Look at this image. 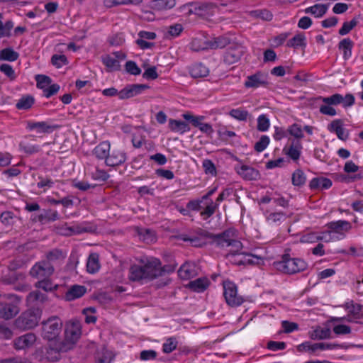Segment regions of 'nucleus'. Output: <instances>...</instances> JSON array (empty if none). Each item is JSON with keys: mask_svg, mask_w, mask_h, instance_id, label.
I'll use <instances>...</instances> for the list:
<instances>
[{"mask_svg": "<svg viewBox=\"0 0 363 363\" xmlns=\"http://www.w3.org/2000/svg\"><path fill=\"white\" fill-rule=\"evenodd\" d=\"M47 360L57 362L60 359L59 347L62 340L63 322L57 315L47 318Z\"/></svg>", "mask_w": 363, "mask_h": 363, "instance_id": "1", "label": "nucleus"}, {"mask_svg": "<svg viewBox=\"0 0 363 363\" xmlns=\"http://www.w3.org/2000/svg\"><path fill=\"white\" fill-rule=\"evenodd\" d=\"M140 264H133L129 269V279L133 281L152 280L162 276V264L159 259L151 257L140 259Z\"/></svg>", "mask_w": 363, "mask_h": 363, "instance_id": "2", "label": "nucleus"}, {"mask_svg": "<svg viewBox=\"0 0 363 363\" xmlns=\"http://www.w3.org/2000/svg\"><path fill=\"white\" fill-rule=\"evenodd\" d=\"M30 274L36 279H41L35 284L38 289L29 293L27 296V302L32 306H36L43 303L45 295L39 289L45 291V262H37L30 269Z\"/></svg>", "mask_w": 363, "mask_h": 363, "instance_id": "3", "label": "nucleus"}, {"mask_svg": "<svg viewBox=\"0 0 363 363\" xmlns=\"http://www.w3.org/2000/svg\"><path fill=\"white\" fill-rule=\"evenodd\" d=\"M82 336V323L77 319H72L65 323V337L59 347V354L74 348Z\"/></svg>", "mask_w": 363, "mask_h": 363, "instance_id": "4", "label": "nucleus"}, {"mask_svg": "<svg viewBox=\"0 0 363 363\" xmlns=\"http://www.w3.org/2000/svg\"><path fill=\"white\" fill-rule=\"evenodd\" d=\"M21 298L13 294L0 296V318L10 320L20 311Z\"/></svg>", "mask_w": 363, "mask_h": 363, "instance_id": "5", "label": "nucleus"}, {"mask_svg": "<svg viewBox=\"0 0 363 363\" xmlns=\"http://www.w3.org/2000/svg\"><path fill=\"white\" fill-rule=\"evenodd\" d=\"M276 269L284 274H293L305 270L307 263L302 259L291 258L286 253L282 255L281 260L274 263Z\"/></svg>", "mask_w": 363, "mask_h": 363, "instance_id": "6", "label": "nucleus"}, {"mask_svg": "<svg viewBox=\"0 0 363 363\" xmlns=\"http://www.w3.org/2000/svg\"><path fill=\"white\" fill-rule=\"evenodd\" d=\"M217 247H231L230 252L227 257H235L240 254L239 251L242 248V244L236 239V230L234 228H228L221 233L220 240H217Z\"/></svg>", "mask_w": 363, "mask_h": 363, "instance_id": "7", "label": "nucleus"}, {"mask_svg": "<svg viewBox=\"0 0 363 363\" xmlns=\"http://www.w3.org/2000/svg\"><path fill=\"white\" fill-rule=\"evenodd\" d=\"M40 315L41 311L38 308L27 310L16 319L15 325L22 330L32 329L38 325Z\"/></svg>", "mask_w": 363, "mask_h": 363, "instance_id": "8", "label": "nucleus"}, {"mask_svg": "<svg viewBox=\"0 0 363 363\" xmlns=\"http://www.w3.org/2000/svg\"><path fill=\"white\" fill-rule=\"evenodd\" d=\"M223 296L226 303L232 307L240 306L243 303L242 296L238 295L237 286L230 281L223 283Z\"/></svg>", "mask_w": 363, "mask_h": 363, "instance_id": "9", "label": "nucleus"}, {"mask_svg": "<svg viewBox=\"0 0 363 363\" xmlns=\"http://www.w3.org/2000/svg\"><path fill=\"white\" fill-rule=\"evenodd\" d=\"M215 7L216 4L210 2H189L182 6L180 9L189 8L186 13L188 16L192 14L202 16L208 14Z\"/></svg>", "mask_w": 363, "mask_h": 363, "instance_id": "10", "label": "nucleus"}, {"mask_svg": "<svg viewBox=\"0 0 363 363\" xmlns=\"http://www.w3.org/2000/svg\"><path fill=\"white\" fill-rule=\"evenodd\" d=\"M66 256V252L57 248L47 252V275L52 274L55 272V265L61 264Z\"/></svg>", "mask_w": 363, "mask_h": 363, "instance_id": "11", "label": "nucleus"}, {"mask_svg": "<svg viewBox=\"0 0 363 363\" xmlns=\"http://www.w3.org/2000/svg\"><path fill=\"white\" fill-rule=\"evenodd\" d=\"M245 52V48L242 45H230L224 54L223 61L227 65H233L238 62Z\"/></svg>", "mask_w": 363, "mask_h": 363, "instance_id": "12", "label": "nucleus"}, {"mask_svg": "<svg viewBox=\"0 0 363 363\" xmlns=\"http://www.w3.org/2000/svg\"><path fill=\"white\" fill-rule=\"evenodd\" d=\"M150 89V86L143 84H133L126 85L119 91V99H128L140 94L143 91Z\"/></svg>", "mask_w": 363, "mask_h": 363, "instance_id": "13", "label": "nucleus"}, {"mask_svg": "<svg viewBox=\"0 0 363 363\" xmlns=\"http://www.w3.org/2000/svg\"><path fill=\"white\" fill-rule=\"evenodd\" d=\"M182 117L186 121H189L194 127L199 128L202 133H206L208 135H210L213 133V129L210 124L202 122L204 119V116H196L190 113H186L182 115Z\"/></svg>", "mask_w": 363, "mask_h": 363, "instance_id": "14", "label": "nucleus"}, {"mask_svg": "<svg viewBox=\"0 0 363 363\" xmlns=\"http://www.w3.org/2000/svg\"><path fill=\"white\" fill-rule=\"evenodd\" d=\"M36 341V336L32 333H26L16 337L13 342V347L16 350H26L30 347Z\"/></svg>", "mask_w": 363, "mask_h": 363, "instance_id": "15", "label": "nucleus"}, {"mask_svg": "<svg viewBox=\"0 0 363 363\" xmlns=\"http://www.w3.org/2000/svg\"><path fill=\"white\" fill-rule=\"evenodd\" d=\"M127 159L126 153L120 149L110 150L106 158V164L110 167H116L123 164Z\"/></svg>", "mask_w": 363, "mask_h": 363, "instance_id": "16", "label": "nucleus"}, {"mask_svg": "<svg viewBox=\"0 0 363 363\" xmlns=\"http://www.w3.org/2000/svg\"><path fill=\"white\" fill-rule=\"evenodd\" d=\"M267 84V75L261 72H257L255 74L248 76L245 82L246 88H257Z\"/></svg>", "mask_w": 363, "mask_h": 363, "instance_id": "17", "label": "nucleus"}, {"mask_svg": "<svg viewBox=\"0 0 363 363\" xmlns=\"http://www.w3.org/2000/svg\"><path fill=\"white\" fill-rule=\"evenodd\" d=\"M53 230L59 235H65V236H69L75 233H82L84 232H89L91 231L90 229L88 228H80L79 226L74 228L72 227H67V224H62L59 225H54L53 226Z\"/></svg>", "mask_w": 363, "mask_h": 363, "instance_id": "18", "label": "nucleus"}, {"mask_svg": "<svg viewBox=\"0 0 363 363\" xmlns=\"http://www.w3.org/2000/svg\"><path fill=\"white\" fill-rule=\"evenodd\" d=\"M87 291L85 286L74 284L70 286L65 294V299L67 301H72L82 297Z\"/></svg>", "mask_w": 363, "mask_h": 363, "instance_id": "19", "label": "nucleus"}, {"mask_svg": "<svg viewBox=\"0 0 363 363\" xmlns=\"http://www.w3.org/2000/svg\"><path fill=\"white\" fill-rule=\"evenodd\" d=\"M237 172L246 180H257L259 178V171L247 165H242Z\"/></svg>", "mask_w": 363, "mask_h": 363, "instance_id": "20", "label": "nucleus"}, {"mask_svg": "<svg viewBox=\"0 0 363 363\" xmlns=\"http://www.w3.org/2000/svg\"><path fill=\"white\" fill-rule=\"evenodd\" d=\"M210 281L206 277H200L194 281H189L187 284V287L194 292H203L209 286Z\"/></svg>", "mask_w": 363, "mask_h": 363, "instance_id": "21", "label": "nucleus"}, {"mask_svg": "<svg viewBox=\"0 0 363 363\" xmlns=\"http://www.w3.org/2000/svg\"><path fill=\"white\" fill-rule=\"evenodd\" d=\"M178 275L182 279H189L196 275V266L194 263L185 262L178 270Z\"/></svg>", "mask_w": 363, "mask_h": 363, "instance_id": "22", "label": "nucleus"}, {"mask_svg": "<svg viewBox=\"0 0 363 363\" xmlns=\"http://www.w3.org/2000/svg\"><path fill=\"white\" fill-rule=\"evenodd\" d=\"M302 149L301 143L299 140H293L291 145L284 148V151L291 160L296 161L301 155V150Z\"/></svg>", "mask_w": 363, "mask_h": 363, "instance_id": "23", "label": "nucleus"}, {"mask_svg": "<svg viewBox=\"0 0 363 363\" xmlns=\"http://www.w3.org/2000/svg\"><path fill=\"white\" fill-rule=\"evenodd\" d=\"M332 181L326 177H315L309 183V187L312 190L328 189L332 186Z\"/></svg>", "mask_w": 363, "mask_h": 363, "instance_id": "24", "label": "nucleus"}, {"mask_svg": "<svg viewBox=\"0 0 363 363\" xmlns=\"http://www.w3.org/2000/svg\"><path fill=\"white\" fill-rule=\"evenodd\" d=\"M208 73V68L201 62H196L189 67V74L193 78L204 77Z\"/></svg>", "mask_w": 363, "mask_h": 363, "instance_id": "25", "label": "nucleus"}, {"mask_svg": "<svg viewBox=\"0 0 363 363\" xmlns=\"http://www.w3.org/2000/svg\"><path fill=\"white\" fill-rule=\"evenodd\" d=\"M345 309L348 311L349 315H352L356 319L363 318V306L354 303L352 301L347 302L345 304Z\"/></svg>", "mask_w": 363, "mask_h": 363, "instance_id": "26", "label": "nucleus"}, {"mask_svg": "<svg viewBox=\"0 0 363 363\" xmlns=\"http://www.w3.org/2000/svg\"><path fill=\"white\" fill-rule=\"evenodd\" d=\"M176 5V0H153L151 8L153 10L161 11L172 9Z\"/></svg>", "mask_w": 363, "mask_h": 363, "instance_id": "27", "label": "nucleus"}, {"mask_svg": "<svg viewBox=\"0 0 363 363\" xmlns=\"http://www.w3.org/2000/svg\"><path fill=\"white\" fill-rule=\"evenodd\" d=\"M169 127L172 131L181 134L190 130V127L186 122L172 118L169 120Z\"/></svg>", "mask_w": 363, "mask_h": 363, "instance_id": "28", "label": "nucleus"}, {"mask_svg": "<svg viewBox=\"0 0 363 363\" xmlns=\"http://www.w3.org/2000/svg\"><path fill=\"white\" fill-rule=\"evenodd\" d=\"M110 152V144L108 142H102L99 143L93 150L94 155L99 160L105 159V162L106 161V158L109 155Z\"/></svg>", "mask_w": 363, "mask_h": 363, "instance_id": "29", "label": "nucleus"}, {"mask_svg": "<svg viewBox=\"0 0 363 363\" xmlns=\"http://www.w3.org/2000/svg\"><path fill=\"white\" fill-rule=\"evenodd\" d=\"M328 228L331 230L340 233L341 231L347 232L352 228V225L346 220H337L330 222L327 225Z\"/></svg>", "mask_w": 363, "mask_h": 363, "instance_id": "30", "label": "nucleus"}, {"mask_svg": "<svg viewBox=\"0 0 363 363\" xmlns=\"http://www.w3.org/2000/svg\"><path fill=\"white\" fill-rule=\"evenodd\" d=\"M354 43L350 38L342 39L338 44V48L343 51V57L345 60H347L352 55V49L353 48Z\"/></svg>", "mask_w": 363, "mask_h": 363, "instance_id": "31", "label": "nucleus"}, {"mask_svg": "<svg viewBox=\"0 0 363 363\" xmlns=\"http://www.w3.org/2000/svg\"><path fill=\"white\" fill-rule=\"evenodd\" d=\"M113 359L112 352L106 348H102L95 354L96 363H111Z\"/></svg>", "mask_w": 363, "mask_h": 363, "instance_id": "32", "label": "nucleus"}, {"mask_svg": "<svg viewBox=\"0 0 363 363\" xmlns=\"http://www.w3.org/2000/svg\"><path fill=\"white\" fill-rule=\"evenodd\" d=\"M328 6L325 4H315L305 9L306 13H311L317 18L322 17L327 11Z\"/></svg>", "mask_w": 363, "mask_h": 363, "instance_id": "33", "label": "nucleus"}, {"mask_svg": "<svg viewBox=\"0 0 363 363\" xmlns=\"http://www.w3.org/2000/svg\"><path fill=\"white\" fill-rule=\"evenodd\" d=\"M331 331L329 328H321L318 327L310 335L312 340H324L330 338Z\"/></svg>", "mask_w": 363, "mask_h": 363, "instance_id": "34", "label": "nucleus"}, {"mask_svg": "<svg viewBox=\"0 0 363 363\" xmlns=\"http://www.w3.org/2000/svg\"><path fill=\"white\" fill-rule=\"evenodd\" d=\"M99 257L96 254H91L86 263V269L89 273L94 274L99 269Z\"/></svg>", "mask_w": 363, "mask_h": 363, "instance_id": "35", "label": "nucleus"}, {"mask_svg": "<svg viewBox=\"0 0 363 363\" xmlns=\"http://www.w3.org/2000/svg\"><path fill=\"white\" fill-rule=\"evenodd\" d=\"M19 54L11 48L0 50V60L13 62L18 60Z\"/></svg>", "mask_w": 363, "mask_h": 363, "instance_id": "36", "label": "nucleus"}, {"mask_svg": "<svg viewBox=\"0 0 363 363\" xmlns=\"http://www.w3.org/2000/svg\"><path fill=\"white\" fill-rule=\"evenodd\" d=\"M306 45V37L303 33L296 35L286 43V46L294 48H297L298 47H305Z\"/></svg>", "mask_w": 363, "mask_h": 363, "instance_id": "37", "label": "nucleus"}, {"mask_svg": "<svg viewBox=\"0 0 363 363\" xmlns=\"http://www.w3.org/2000/svg\"><path fill=\"white\" fill-rule=\"evenodd\" d=\"M208 44L211 49L223 48L230 44V40L228 38L220 36L209 41Z\"/></svg>", "mask_w": 363, "mask_h": 363, "instance_id": "38", "label": "nucleus"}, {"mask_svg": "<svg viewBox=\"0 0 363 363\" xmlns=\"http://www.w3.org/2000/svg\"><path fill=\"white\" fill-rule=\"evenodd\" d=\"M34 103L33 96L26 95L22 96L16 104V108L19 110L29 109Z\"/></svg>", "mask_w": 363, "mask_h": 363, "instance_id": "39", "label": "nucleus"}, {"mask_svg": "<svg viewBox=\"0 0 363 363\" xmlns=\"http://www.w3.org/2000/svg\"><path fill=\"white\" fill-rule=\"evenodd\" d=\"M318 100L322 101L327 105L336 106L342 103V95L340 94H335L328 97L320 96Z\"/></svg>", "mask_w": 363, "mask_h": 363, "instance_id": "40", "label": "nucleus"}, {"mask_svg": "<svg viewBox=\"0 0 363 363\" xmlns=\"http://www.w3.org/2000/svg\"><path fill=\"white\" fill-rule=\"evenodd\" d=\"M306 180V177L303 172L298 169L292 174L291 182L293 185L296 186H303Z\"/></svg>", "mask_w": 363, "mask_h": 363, "instance_id": "41", "label": "nucleus"}, {"mask_svg": "<svg viewBox=\"0 0 363 363\" xmlns=\"http://www.w3.org/2000/svg\"><path fill=\"white\" fill-rule=\"evenodd\" d=\"M103 63L106 65V67L108 69V71L113 70H119L121 65L116 59L111 57L109 55H106L103 57L102 59Z\"/></svg>", "mask_w": 363, "mask_h": 363, "instance_id": "42", "label": "nucleus"}, {"mask_svg": "<svg viewBox=\"0 0 363 363\" xmlns=\"http://www.w3.org/2000/svg\"><path fill=\"white\" fill-rule=\"evenodd\" d=\"M196 234L201 237L211 239V243L215 244L217 246V240H220L221 233L218 234H213L208 230L199 228L196 230Z\"/></svg>", "mask_w": 363, "mask_h": 363, "instance_id": "43", "label": "nucleus"}, {"mask_svg": "<svg viewBox=\"0 0 363 363\" xmlns=\"http://www.w3.org/2000/svg\"><path fill=\"white\" fill-rule=\"evenodd\" d=\"M358 23L356 18H353L350 22H345L342 28L339 30L338 33L340 35L348 34Z\"/></svg>", "mask_w": 363, "mask_h": 363, "instance_id": "44", "label": "nucleus"}, {"mask_svg": "<svg viewBox=\"0 0 363 363\" xmlns=\"http://www.w3.org/2000/svg\"><path fill=\"white\" fill-rule=\"evenodd\" d=\"M60 125H47V140L49 141H47V145L49 144H55L56 138L57 137V133L54 132L56 129L59 128Z\"/></svg>", "mask_w": 363, "mask_h": 363, "instance_id": "45", "label": "nucleus"}, {"mask_svg": "<svg viewBox=\"0 0 363 363\" xmlns=\"http://www.w3.org/2000/svg\"><path fill=\"white\" fill-rule=\"evenodd\" d=\"M229 114L233 118H234L237 120L243 121H245L247 119V117L249 115V113L247 111L240 109V108L232 109L230 111Z\"/></svg>", "mask_w": 363, "mask_h": 363, "instance_id": "46", "label": "nucleus"}, {"mask_svg": "<svg viewBox=\"0 0 363 363\" xmlns=\"http://www.w3.org/2000/svg\"><path fill=\"white\" fill-rule=\"evenodd\" d=\"M51 63L57 68L68 64V60L65 55H54L51 58Z\"/></svg>", "mask_w": 363, "mask_h": 363, "instance_id": "47", "label": "nucleus"}, {"mask_svg": "<svg viewBox=\"0 0 363 363\" xmlns=\"http://www.w3.org/2000/svg\"><path fill=\"white\" fill-rule=\"evenodd\" d=\"M269 127V120L266 115H260L257 118V128L258 130L264 132L268 130Z\"/></svg>", "mask_w": 363, "mask_h": 363, "instance_id": "48", "label": "nucleus"}, {"mask_svg": "<svg viewBox=\"0 0 363 363\" xmlns=\"http://www.w3.org/2000/svg\"><path fill=\"white\" fill-rule=\"evenodd\" d=\"M125 71L133 75H139L141 73L140 68L134 61H128L125 65Z\"/></svg>", "mask_w": 363, "mask_h": 363, "instance_id": "49", "label": "nucleus"}, {"mask_svg": "<svg viewBox=\"0 0 363 363\" xmlns=\"http://www.w3.org/2000/svg\"><path fill=\"white\" fill-rule=\"evenodd\" d=\"M218 204L214 203L212 201H211V203L208 205L203 211L201 212V216L203 218V219H207L210 218L216 211V208H218Z\"/></svg>", "mask_w": 363, "mask_h": 363, "instance_id": "50", "label": "nucleus"}, {"mask_svg": "<svg viewBox=\"0 0 363 363\" xmlns=\"http://www.w3.org/2000/svg\"><path fill=\"white\" fill-rule=\"evenodd\" d=\"M177 341L175 337H169L163 344L162 350L165 353H170L177 348Z\"/></svg>", "mask_w": 363, "mask_h": 363, "instance_id": "51", "label": "nucleus"}, {"mask_svg": "<svg viewBox=\"0 0 363 363\" xmlns=\"http://www.w3.org/2000/svg\"><path fill=\"white\" fill-rule=\"evenodd\" d=\"M52 79L50 77L47 76V98H49L56 94L60 90V85L57 84H51Z\"/></svg>", "mask_w": 363, "mask_h": 363, "instance_id": "52", "label": "nucleus"}, {"mask_svg": "<svg viewBox=\"0 0 363 363\" xmlns=\"http://www.w3.org/2000/svg\"><path fill=\"white\" fill-rule=\"evenodd\" d=\"M269 143V138L267 135H262L259 140L255 145V150L257 152H261L267 147Z\"/></svg>", "mask_w": 363, "mask_h": 363, "instance_id": "53", "label": "nucleus"}, {"mask_svg": "<svg viewBox=\"0 0 363 363\" xmlns=\"http://www.w3.org/2000/svg\"><path fill=\"white\" fill-rule=\"evenodd\" d=\"M288 131L290 135L298 140L303 138L304 136L301 126L296 123L289 126Z\"/></svg>", "mask_w": 363, "mask_h": 363, "instance_id": "54", "label": "nucleus"}, {"mask_svg": "<svg viewBox=\"0 0 363 363\" xmlns=\"http://www.w3.org/2000/svg\"><path fill=\"white\" fill-rule=\"evenodd\" d=\"M315 347H318V350L319 349L321 350L342 349L345 347L344 345L341 344L327 342L315 343Z\"/></svg>", "mask_w": 363, "mask_h": 363, "instance_id": "55", "label": "nucleus"}, {"mask_svg": "<svg viewBox=\"0 0 363 363\" xmlns=\"http://www.w3.org/2000/svg\"><path fill=\"white\" fill-rule=\"evenodd\" d=\"M0 71L7 76L11 80H14L16 77L12 66L9 64H2L0 66Z\"/></svg>", "mask_w": 363, "mask_h": 363, "instance_id": "56", "label": "nucleus"}, {"mask_svg": "<svg viewBox=\"0 0 363 363\" xmlns=\"http://www.w3.org/2000/svg\"><path fill=\"white\" fill-rule=\"evenodd\" d=\"M184 28L181 23H175L169 26L168 28V34L172 38H175L179 36L181 33L183 31Z\"/></svg>", "mask_w": 363, "mask_h": 363, "instance_id": "57", "label": "nucleus"}, {"mask_svg": "<svg viewBox=\"0 0 363 363\" xmlns=\"http://www.w3.org/2000/svg\"><path fill=\"white\" fill-rule=\"evenodd\" d=\"M255 16L264 21H271L273 18L272 13L267 9L256 10L252 12Z\"/></svg>", "mask_w": 363, "mask_h": 363, "instance_id": "58", "label": "nucleus"}, {"mask_svg": "<svg viewBox=\"0 0 363 363\" xmlns=\"http://www.w3.org/2000/svg\"><path fill=\"white\" fill-rule=\"evenodd\" d=\"M109 44L113 46H119L124 43L125 38L123 33H116L108 40Z\"/></svg>", "mask_w": 363, "mask_h": 363, "instance_id": "59", "label": "nucleus"}, {"mask_svg": "<svg viewBox=\"0 0 363 363\" xmlns=\"http://www.w3.org/2000/svg\"><path fill=\"white\" fill-rule=\"evenodd\" d=\"M318 350L315 347V343L311 344L310 342H305L297 347V350L300 352H315Z\"/></svg>", "mask_w": 363, "mask_h": 363, "instance_id": "60", "label": "nucleus"}, {"mask_svg": "<svg viewBox=\"0 0 363 363\" xmlns=\"http://www.w3.org/2000/svg\"><path fill=\"white\" fill-rule=\"evenodd\" d=\"M143 77L146 79L154 80L158 77L157 68L155 66L147 68L143 74Z\"/></svg>", "mask_w": 363, "mask_h": 363, "instance_id": "61", "label": "nucleus"}, {"mask_svg": "<svg viewBox=\"0 0 363 363\" xmlns=\"http://www.w3.org/2000/svg\"><path fill=\"white\" fill-rule=\"evenodd\" d=\"M281 326L284 329V333H290L294 330H298V325L294 322H289L288 320H284L281 323Z\"/></svg>", "mask_w": 363, "mask_h": 363, "instance_id": "62", "label": "nucleus"}, {"mask_svg": "<svg viewBox=\"0 0 363 363\" xmlns=\"http://www.w3.org/2000/svg\"><path fill=\"white\" fill-rule=\"evenodd\" d=\"M157 353L155 350H143L140 352V358L141 360L147 361L150 359H155L157 357Z\"/></svg>", "mask_w": 363, "mask_h": 363, "instance_id": "63", "label": "nucleus"}, {"mask_svg": "<svg viewBox=\"0 0 363 363\" xmlns=\"http://www.w3.org/2000/svg\"><path fill=\"white\" fill-rule=\"evenodd\" d=\"M0 363H30L26 358L21 357H10L0 360Z\"/></svg>", "mask_w": 363, "mask_h": 363, "instance_id": "64", "label": "nucleus"}]
</instances>
